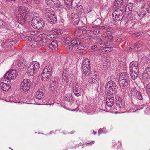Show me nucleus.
Segmentation results:
<instances>
[{
    "label": "nucleus",
    "instance_id": "3c124183",
    "mask_svg": "<svg viewBox=\"0 0 150 150\" xmlns=\"http://www.w3.org/2000/svg\"><path fill=\"white\" fill-rule=\"evenodd\" d=\"M140 35V34L139 33H134L133 34V36L135 37H137L139 36Z\"/></svg>",
    "mask_w": 150,
    "mask_h": 150
},
{
    "label": "nucleus",
    "instance_id": "423d86ee",
    "mask_svg": "<svg viewBox=\"0 0 150 150\" xmlns=\"http://www.w3.org/2000/svg\"><path fill=\"white\" fill-rule=\"evenodd\" d=\"M31 83L30 80L28 79H25L21 82L20 87L21 91L23 92H27L30 89Z\"/></svg>",
    "mask_w": 150,
    "mask_h": 150
},
{
    "label": "nucleus",
    "instance_id": "9b49d317",
    "mask_svg": "<svg viewBox=\"0 0 150 150\" xmlns=\"http://www.w3.org/2000/svg\"><path fill=\"white\" fill-rule=\"evenodd\" d=\"M72 44L75 45V48L79 50H84L86 47H85L81 43V41L78 39H75L72 40Z\"/></svg>",
    "mask_w": 150,
    "mask_h": 150
},
{
    "label": "nucleus",
    "instance_id": "4d7b16f0",
    "mask_svg": "<svg viewBox=\"0 0 150 150\" xmlns=\"http://www.w3.org/2000/svg\"><path fill=\"white\" fill-rule=\"evenodd\" d=\"M88 31L89 30H82V32L83 34H84L87 33Z\"/></svg>",
    "mask_w": 150,
    "mask_h": 150
},
{
    "label": "nucleus",
    "instance_id": "052dcab7",
    "mask_svg": "<svg viewBox=\"0 0 150 150\" xmlns=\"http://www.w3.org/2000/svg\"><path fill=\"white\" fill-rule=\"evenodd\" d=\"M99 28H101V29H105L106 28H105V27L104 26H100L99 27Z\"/></svg>",
    "mask_w": 150,
    "mask_h": 150
},
{
    "label": "nucleus",
    "instance_id": "5701e85b",
    "mask_svg": "<svg viewBox=\"0 0 150 150\" xmlns=\"http://www.w3.org/2000/svg\"><path fill=\"white\" fill-rule=\"evenodd\" d=\"M73 91L75 95L77 96H79L81 95V89L79 88L77 84L73 87Z\"/></svg>",
    "mask_w": 150,
    "mask_h": 150
},
{
    "label": "nucleus",
    "instance_id": "1a4fd4ad",
    "mask_svg": "<svg viewBox=\"0 0 150 150\" xmlns=\"http://www.w3.org/2000/svg\"><path fill=\"white\" fill-rule=\"evenodd\" d=\"M18 72L15 69H12L7 71L4 76V79L11 81V80L15 79L17 76Z\"/></svg>",
    "mask_w": 150,
    "mask_h": 150
},
{
    "label": "nucleus",
    "instance_id": "bb28decb",
    "mask_svg": "<svg viewBox=\"0 0 150 150\" xmlns=\"http://www.w3.org/2000/svg\"><path fill=\"white\" fill-rule=\"evenodd\" d=\"M51 24H54L57 21V18L55 14H54L52 16H50V17L46 19Z\"/></svg>",
    "mask_w": 150,
    "mask_h": 150
},
{
    "label": "nucleus",
    "instance_id": "5fc2aeb1",
    "mask_svg": "<svg viewBox=\"0 0 150 150\" xmlns=\"http://www.w3.org/2000/svg\"><path fill=\"white\" fill-rule=\"evenodd\" d=\"M26 39L28 41H31L32 40V38H31V36H28L26 37Z\"/></svg>",
    "mask_w": 150,
    "mask_h": 150
},
{
    "label": "nucleus",
    "instance_id": "6e6552de",
    "mask_svg": "<svg viewBox=\"0 0 150 150\" xmlns=\"http://www.w3.org/2000/svg\"><path fill=\"white\" fill-rule=\"evenodd\" d=\"M117 87L114 82L111 80L108 81L106 83L105 89L110 94H113L115 92V90Z\"/></svg>",
    "mask_w": 150,
    "mask_h": 150
},
{
    "label": "nucleus",
    "instance_id": "9d476101",
    "mask_svg": "<svg viewBox=\"0 0 150 150\" xmlns=\"http://www.w3.org/2000/svg\"><path fill=\"white\" fill-rule=\"evenodd\" d=\"M11 85V81H8L6 79L3 80L0 82V91L1 90L4 91L8 90Z\"/></svg>",
    "mask_w": 150,
    "mask_h": 150
},
{
    "label": "nucleus",
    "instance_id": "b1692460",
    "mask_svg": "<svg viewBox=\"0 0 150 150\" xmlns=\"http://www.w3.org/2000/svg\"><path fill=\"white\" fill-rule=\"evenodd\" d=\"M142 77L144 79L150 78V67H148L144 71L142 74Z\"/></svg>",
    "mask_w": 150,
    "mask_h": 150
},
{
    "label": "nucleus",
    "instance_id": "0e129e2a",
    "mask_svg": "<svg viewBox=\"0 0 150 150\" xmlns=\"http://www.w3.org/2000/svg\"><path fill=\"white\" fill-rule=\"evenodd\" d=\"M138 2H140L142 1H143L144 0H137Z\"/></svg>",
    "mask_w": 150,
    "mask_h": 150
},
{
    "label": "nucleus",
    "instance_id": "aec40b11",
    "mask_svg": "<svg viewBox=\"0 0 150 150\" xmlns=\"http://www.w3.org/2000/svg\"><path fill=\"white\" fill-rule=\"evenodd\" d=\"M102 37L107 43L108 42H112L113 40V36L110 32L105 33L102 35Z\"/></svg>",
    "mask_w": 150,
    "mask_h": 150
},
{
    "label": "nucleus",
    "instance_id": "f704fd0d",
    "mask_svg": "<svg viewBox=\"0 0 150 150\" xmlns=\"http://www.w3.org/2000/svg\"><path fill=\"white\" fill-rule=\"evenodd\" d=\"M58 0H45L46 4L50 7L53 6L54 4Z\"/></svg>",
    "mask_w": 150,
    "mask_h": 150
},
{
    "label": "nucleus",
    "instance_id": "680f3d73",
    "mask_svg": "<svg viewBox=\"0 0 150 150\" xmlns=\"http://www.w3.org/2000/svg\"><path fill=\"white\" fill-rule=\"evenodd\" d=\"M92 133L93 134H94V135H95V134H96V132H95V131H93L92 132Z\"/></svg>",
    "mask_w": 150,
    "mask_h": 150
},
{
    "label": "nucleus",
    "instance_id": "de8ad7c7",
    "mask_svg": "<svg viewBox=\"0 0 150 150\" xmlns=\"http://www.w3.org/2000/svg\"><path fill=\"white\" fill-rule=\"evenodd\" d=\"M1 24L2 25L1 26L2 27H4L5 28H7V26L6 25H7L6 24V23H4V22H2L0 23V24Z\"/></svg>",
    "mask_w": 150,
    "mask_h": 150
},
{
    "label": "nucleus",
    "instance_id": "864d4df0",
    "mask_svg": "<svg viewBox=\"0 0 150 150\" xmlns=\"http://www.w3.org/2000/svg\"><path fill=\"white\" fill-rule=\"evenodd\" d=\"M12 42V41H10V42H7L6 43H5L4 45H5L7 44H8V46H11V45Z\"/></svg>",
    "mask_w": 150,
    "mask_h": 150
},
{
    "label": "nucleus",
    "instance_id": "f3484780",
    "mask_svg": "<svg viewBox=\"0 0 150 150\" xmlns=\"http://www.w3.org/2000/svg\"><path fill=\"white\" fill-rule=\"evenodd\" d=\"M129 72L134 71H138V65L137 62L136 61H133L129 64Z\"/></svg>",
    "mask_w": 150,
    "mask_h": 150
},
{
    "label": "nucleus",
    "instance_id": "8fccbe9b",
    "mask_svg": "<svg viewBox=\"0 0 150 150\" xmlns=\"http://www.w3.org/2000/svg\"><path fill=\"white\" fill-rule=\"evenodd\" d=\"M71 97H67L66 98H65V100L69 102H71L72 99L70 98Z\"/></svg>",
    "mask_w": 150,
    "mask_h": 150
},
{
    "label": "nucleus",
    "instance_id": "ddd939ff",
    "mask_svg": "<svg viewBox=\"0 0 150 150\" xmlns=\"http://www.w3.org/2000/svg\"><path fill=\"white\" fill-rule=\"evenodd\" d=\"M45 89L44 87H41L39 88L36 93L35 97L37 99H41L44 97Z\"/></svg>",
    "mask_w": 150,
    "mask_h": 150
},
{
    "label": "nucleus",
    "instance_id": "7ed1b4c3",
    "mask_svg": "<svg viewBox=\"0 0 150 150\" xmlns=\"http://www.w3.org/2000/svg\"><path fill=\"white\" fill-rule=\"evenodd\" d=\"M40 65L39 63L37 61L31 62L28 67L27 73L30 76L33 75L38 71Z\"/></svg>",
    "mask_w": 150,
    "mask_h": 150
},
{
    "label": "nucleus",
    "instance_id": "603ef678",
    "mask_svg": "<svg viewBox=\"0 0 150 150\" xmlns=\"http://www.w3.org/2000/svg\"><path fill=\"white\" fill-rule=\"evenodd\" d=\"M94 143V141H92L90 143H88L86 144V146H92V145Z\"/></svg>",
    "mask_w": 150,
    "mask_h": 150
},
{
    "label": "nucleus",
    "instance_id": "e433bc0d",
    "mask_svg": "<svg viewBox=\"0 0 150 150\" xmlns=\"http://www.w3.org/2000/svg\"><path fill=\"white\" fill-rule=\"evenodd\" d=\"M72 40L69 43H68V45L67 47V49L68 51L71 50L74 47L75 48V45L72 44Z\"/></svg>",
    "mask_w": 150,
    "mask_h": 150
},
{
    "label": "nucleus",
    "instance_id": "2f4dec72",
    "mask_svg": "<svg viewBox=\"0 0 150 150\" xmlns=\"http://www.w3.org/2000/svg\"><path fill=\"white\" fill-rule=\"evenodd\" d=\"M124 4L123 0H116L114 3V6L116 7H121Z\"/></svg>",
    "mask_w": 150,
    "mask_h": 150
},
{
    "label": "nucleus",
    "instance_id": "393cba45",
    "mask_svg": "<svg viewBox=\"0 0 150 150\" xmlns=\"http://www.w3.org/2000/svg\"><path fill=\"white\" fill-rule=\"evenodd\" d=\"M58 43L57 41L53 40L49 45V48L52 50H55L58 49Z\"/></svg>",
    "mask_w": 150,
    "mask_h": 150
},
{
    "label": "nucleus",
    "instance_id": "37998d69",
    "mask_svg": "<svg viewBox=\"0 0 150 150\" xmlns=\"http://www.w3.org/2000/svg\"><path fill=\"white\" fill-rule=\"evenodd\" d=\"M114 147L116 149L119 148L122 146V144L119 141L118 142V144L115 143L114 145Z\"/></svg>",
    "mask_w": 150,
    "mask_h": 150
},
{
    "label": "nucleus",
    "instance_id": "f03ea898",
    "mask_svg": "<svg viewBox=\"0 0 150 150\" xmlns=\"http://www.w3.org/2000/svg\"><path fill=\"white\" fill-rule=\"evenodd\" d=\"M33 28L38 30L42 29L44 26V22L42 19L38 16H34L31 21Z\"/></svg>",
    "mask_w": 150,
    "mask_h": 150
},
{
    "label": "nucleus",
    "instance_id": "c03bdc74",
    "mask_svg": "<svg viewBox=\"0 0 150 150\" xmlns=\"http://www.w3.org/2000/svg\"><path fill=\"white\" fill-rule=\"evenodd\" d=\"M136 95L137 98V99L139 100H142L143 99V98L141 93L138 92L137 93Z\"/></svg>",
    "mask_w": 150,
    "mask_h": 150
},
{
    "label": "nucleus",
    "instance_id": "338daca9",
    "mask_svg": "<svg viewBox=\"0 0 150 150\" xmlns=\"http://www.w3.org/2000/svg\"><path fill=\"white\" fill-rule=\"evenodd\" d=\"M149 150H150V149H149Z\"/></svg>",
    "mask_w": 150,
    "mask_h": 150
},
{
    "label": "nucleus",
    "instance_id": "a211bd4d",
    "mask_svg": "<svg viewBox=\"0 0 150 150\" xmlns=\"http://www.w3.org/2000/svg\"><path fill=\"white\" fill-rule=\"evenodd\" d=\"M72 19V23L75 25L78 24L79 21V16L77 13H72L70 16Z\"/></svg>",
    "mask_w": 150,
    "mask_h": 150
},
{
    "label": "nucleus",
    "instance_id": "ea45409f",
    "mask_svg": "<svg viewBox=\"0 0 150 150\" xmlns=\"http://www.w3.org/2000/svg\"><path fill=\"white\" fill-rule=\"evenodd\" d=\"M100 49L98 45H94L92 46L91 47V49L92 51H95L100 50Z\"/></svg>",
    "mask_w": 150,
    "mask_h": 150
},
{
    "label": "nucleus",
    "instance_id": "a878e982",
    "mask_svg": "<svg viewBox=\"0 0 150 150\" xmlns=\"http://www.w3.org/2000/svg\"><path fill=\"white\" fill-rule=\"evenodd\" d=\"M38 44L41 46L46 45L48 42L47 40L45 37H42L40 36L38 38ZM47 44H48L47 43Z\"/></svg>",
    "mask_w": 150,
    "mask_h": 150
},
{
    "label": "nucleus",
    "instance_id": "dca6fc26",
    "mask_svg": "<svg viewBox=\"0 0 150 150\" xmlns=\"http://www.w3.org/2000/svg\"><path fill=\"white\" fill-rule=\"evenodd\" d=\"M13 65L16 68L20 70L23 69L25 67V65L23 62L21 61L16 60L15 61L13 64Z\"/></svg>",
    "mask_w": 150,
    "mask_h": 150
},
{
    "label": "nucleus",
    "instance_id": "2eb2a0df",
    "mask_svg": "<svg viewBox=\"0 0 150 150\" xmlns=\"http://www.w3.org/2000/svg\"><path fill=\"white\" fill-rule=\"evenodd\" d=\"M13 65L16 68L20 70L23 69L25 67V65L23 62L21 61L16 60L15 61L13 64Z\"/></svg>",
    "mask_w": 150,
    "mask_h": 150
},
{
    "label": "nucleus",
    "instance_id": "412c9836",
    "mask_svg": "<svg viewBox=\"0 0 150 150\" xmlns=\"http://www.w3.org/2000/svg\"><path fill=\"white\" fill-rule=\"evenodd\" d=\"M55 14L53 10L50 8H47L45 9L44 16L45 18L46 19L50 17V16H52Z\"/></svg>",
    "mask_w": 150,
    "mask_h": 150
},
{
    "label": "nucleus",
    "instance_id": "4be33fe9",
    "mask_svg": "<svg viewBox=\"0 0 150 150\" xmlns=\"http://www.w3.org/2000/svg\"><path fill=\"white\" fill-rule=\"evenodd\" d=\"M114 98L110 96H107L106 98V103L107 106L109 107H112L114 105Z\"/></svg>",
    "mask_w": 150,
    "mask_h": 150
},
{
    "label": "nucleus",
    "instance_id": "09e8293b",
    "mask_svg": "<svg viewBox=\"0 0 150 150\" xmlns=\"http://www.w3.org/2000/svg\"><path fill=\"white\" fill-rule=\"evenodd\" d=\"M62 79L63 80L65 81L67 79V77L66 76V75L64 74H63L62 76Z\"/></svg>",
    "mask_w": 150,
    "mask_h": 150
},
{
    "label": "nucleus",
    "instance_id": "79ce46f5",
    "mask_svg": "<svg viewBox=\"0 0 150 150\" xmlns=\"http://www.w3.org/2000/svg\"><path fill=\"white\" fill-rule=\"evenodd\" d=\"M76 9L78 12H80L83 10V7L81 5H77L76 6Z\"/></svg>",
    "mask_w": 150,
    "mask_h": 150
},
{
    "label": "nucleus",
    "instance_id": "49530a36",
    "mask_svg": "<svg viewBox=\"0 0 150 150\" xmlns=\"http://www.w3.org/2000/svg\"><path fill=\"white\" fill-rule=\"evenodd\" d=\"M146 90L150 93V83L147 84L146 86Z\"/></svg>",
    "mask_w": 150,
    "mask_h": 150
},
{
    "label": "nucleus",
    "instance_id": "39448f33",
    "mask_svg": "<svg viewBox=\"0 0 150 150\" xmlns=\"http://www.w3.org/2000/svg\"><path fill=\"white\" fill-rule=\"evenodd\" d=\"M90 63L88 59L86 58L82 62V72L86 76H88L90 73Z\"/></svg>",
    "mask_w": 150,
    "mask_h": 150
},
{
    "label": "nucleus",
    "instance_id": "c85d7f7f",
    "mask_svg": "<svg viewBox=\"0 0 150 150\" xmlns=\"http://www.w3.org/2000/svg\"><path fill=\"white\" fill-rule=\"evenodd\" d=\"M18 99L17 96H8L7 99L6 101L14 102L17 103L18 102Z\"/></svg>",
    "mask_w": 150,
    "mask_h": 150
},
{
    "label": "nucleus",
    "instance_id": "bf43d9fd",
    "mask_svg": "<svg viewBox=\"0 0 150 150\" xmlns=\"http://www.w3.org/2000/svg\"><path fill=\"white\" fill-rule=\"evenodd\" d=\"M75 132V131H73L71 132H69L68 134H73V133H74V132Z\"/></svg>",
    "mask_w": 150,
    "mask_h": 150
},
{
    "label": "nucleus",
    "instance_id": "58836bf2",
    "mask_svg": "<svg viewBox=\"0 0 150 150\" xmlns=\"http://www.w3.org/2000/svg\"><path fill=\"white\" fill-rule=\"evenodd\" d=\"M128 74L127 72H123L120 74V76L122 78V79H125V80H128Z\"/></svg>",
    "mask_w": 150,
    "mask_h": 150
},
{
    "label": "nucleus",
    "instance_id": "13d9d810",
    "mask_svg": "<svg viewBox=\"0 0 150 150\" xmlns=\"http://www.w3.org/2000/svg\"><path fill=\"white\" fill-rule=\"evenodd\" d=\"M67 97H71V96L69 94H66L65 95V98H67Z\"/></svg>",
    "mask_w": 150,
    "mask_h": 150
},
{
    "label": "nucleus",
    "instance_id": "c756f323",
    "mask_svg": "<svg viewBox=\"0 0 150 150\" xmlns=\"http://www.w3.org/2000/svg\"><path fill=\"white\" fill-rule=\"evenodd\" d=\"M107 42H105L104 44H100V47H103V45L105 46V47H103V49L106 51L111 52L113 50V47H108V45H107Z\"/></svg>",
    "mask_w": 150,
    "mask_h": 150
},
{
    "label": "nucleus",
    "instance_id": "20e7f679",
    "mask_svg": "<svg viewBox=\"0 0 150 150\" xmlns=\"http://www.w3.org/2000/svg\"><path fill=\"white\" fill-rule=\"evenodd\" d=\"M52 71V66L47 64L44 68L42 74V79L43 81H48L50 77Z\"/></svg>",
    "mask_w": 150,
    "mask_h": 150
},
{
    "label": "nucleus",
    "instance_id": "6ab92c4d",
    "mask_svg": "<svg viewBox=\"0 0 150 150\" xmlns=\"http://www.w3.org/2000/svg\"><path fill=\"white\" fill-rule=\"evenodd\" d=\"M116 99L117 100L116 103V105L115 107L116 109L121 111L123 109L124 107L123 101L121 98L119 97H117Z\"/></svg>",
    "mask_w": 150,
    "mask_h": 150
},
{
    "label": "nucleus",
    "instance_id": "7c9ffc66",
    "mask_svg": "<svg viewBox=\"0 0 150 150\" xmlns=\"http://www.w3.org/2000/svg\"><path fill=\"white\" fill-rule=\"evenodd\" d=\"M131 77L133 80H135L138 77V71H134L129 72Z\"/></svg>",
    "mask_w": 150,
    "mask_h": 150
},
{
    "label": "nucleus",
    "instance_id": "69168bd1",
    "mask_svg": "<svg viewBox=\"0 0 150 150\" xmlns=\"http://www.w3.org/2000/svg\"><path fill=\"white\" fill-rule=\"evenodd\" d=\"M63 133L64 134H66V133H64V132H63Z\"/></svg>",
    "mask_w": 150,
    "mask_h": 150
},
{
    "label": "nucleus",
    "instance_id": "4c0bfd02",
    "mask_svg": "<svg viewBox=\"0 0 150 150\" xmlns=\"http://www.w3.org/2000/svg\"><path fill=\"white\" fill-rule=\"evenodd\" d=\"M56 7L58 8H60L61 9H63L64 8V6L62 5L59 1L58 0L55 2V3L54 4Z\"/></svg>",
    "mask_w": 150,
    "mask_h": 150
},
{
    "label": "nucleus",
    "instance_id": "a18cd8bd",
    "mask_svg": "<svg viewBox=\"0 0 150 150\" xmlns=\"http://www.w3.org/2000/svg\"><path fill=\"white\" fill-rule=\"evenodd\" d=\"M91 32L95 35L98 34L100 32V30L97 29H96L94 30H92Z\"/></svg>",
    "mask_w": 150,
    "mask_h": 150
},
{
    "label": "nucleus",
    "instance_id": "f257e3e1",
    "mask_svg": "<svg viewBox=\"0 0 150 150\" xmlns=\"http://www.w3.org/2000/svg\"><path fill=\"white\" fill-rule=\"evenodd\" d=\"M16 13L18 22L21 25L24 24L25 21L28 20L30 16L29 10L25 6H21L18 7L16 9Z\"/></svg>",
    "mask_w": 150,
    "mask_h": 150
},
{
    "label": "nucleus",
    "instance_id": "a19ab883",
    "mask_svg": "<svg viewBox=\"0 0 150 150\" xmlns=\"http://www.w3.org/2000/svg\"><path fill=\"white\" fill-rule=\"evenodd\" d=\"M142 44L139 42H136L134 45H132L131 47L138 49L139 48H140Z\"/></svg>",
    "mask_w": 150,
    "mask_h": 150
},
{
    "label": "nucleus",
    "instance_id": "e2e57ef3",
    "mask_svg": "<svg viewBox=\"0 0 150 150\" xmlns=\"http://www.w3.org/2000/svg\"><path fill=\"white\" fill-rule=\"evenodd\" d=\"M102 132H101V130H98V135H99Z\"/></svg>",
    "mask_w": 150,
    "mask_h": 150
},
{
    "label": "nucleus",
    "instance_id": "6e6d98bb",
    "mask_svg": "<svg viewBox=\"0 0 150 150\" xmlns=\"http://www.w3.org/2000/svg\"><path fill=\"white\" fill-rule=\"evenodd\" d=\"M69 39H70V38L68 37L65 38L64 39V42L67 44L68 43L67 42V41H69Z\"/></svg>",
    "mask_w": 150,
    "mask_h": 150
},
{
    "label": "nucleus",
    "instance_id": "473e14b6",
    "mask_svg": "<svg viewBox=\"0 0 150 150\" xmlns=\"http://www.w3.org/2000/svg\"><path fill=\"white\" fill-rule=\"evenodd\" d=\"M98 79V76L96 75H94L93 76L91 77L89 80V82L91 84H94L95 83Z\"/></svg>",
    "mask_w": 150,
    "mask_h": 150
},
{
    "label": "nucleus",
    "instance_id": "72a5a7b5",
    "mask_svg": "<svg viewBox=\"0 0 150 150\" xmlns=\"http://www.w3.org/2000/svg\"><path fill=\"white\" fill-rule=\"evenodd\" d=\"M73 1V0H64L65 4L69 9L72 8Z\"/></svg>",
    "mask_w": 150,
    "mask_h": 150
},
{
    "label": "nucleus",
    "instance_id": "c9c22d12",
    "mask_svg": "<svg viewBox=\"0 0 150 150\" xmlns=\"http://www.w3.org/2000/svg\"><path fill=\"white\" fill-rule=\"evenodd\" d=\"M46 39L47 40V42L48 41H52L53 40L55 36L54 35L52 34H50L46 35Z\"/></svg>",
    "mask_w": 150,
    "mask_h": 150
},
{
    "label": "nucleus",
    "instance_id": "4468645a",
    "mask_svg": "<svg viewBox=\"0 0 150 150\" xmlns=\"http://www.w3.org/2000/svg\"><path fill=\"white\" fill-rule=\"evenodd\" d=\"M145 10L144 9H142L141 11L137 13V14L139 17L141 18L145 16L147 13L150 14V2L148 4V6L145 9Z\"/></svg>",
    "mask_w": 150,
    "mask_h": 150
},
{
    "label": "nucleus",
    "instance_id": "f8f14e48",
    "mask_svg": "<svg viewBox=\"0 0 150 150\" xmlns=\"http://www.w3.org/2000/svg\"><path fill=\"white\" fill-rule=\"evenodd\" d=\"M119 85L122 89L126 90L129 86L128 80L122 79L119 81Z\"/></svg>",
    "mask_w": 150,
    "mask_h": 150
},
{
    "label": "nucleus",
    "instance_id": "0eeeda50",
    "mask_svg": "<svg viewBox=\"0 0 150 150\" xmlns=\"http://www.w3.org/2000/svg\"><path fill=\"white\" fill-rule=\"evenodd\" d=\"M124 13L123 10L117 9L115 10L112 14V18L115 21H121L123 18Z\"/></svg>",
    "mask_w": 150,
    "mask_h": 150
},
{
    "label": "nucleus",
    "instance_id": "cd10ccee",
    "mask_svg": "<svg viewBox=\"0 0 150 150\" xmlns=\"http://www.w3.org/2000/svg\"><path fill=\"white\" fill-rule=\"evenodd\" d=\"M133 4L132 3H129L127 5L125 8V13H126L128 12V14L131 13L132 10Z\"/></svg>",
    "mask_w": 150,
    "mask_h": 150
}]
</instances>
